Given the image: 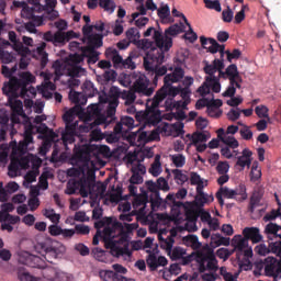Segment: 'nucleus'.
<instances>
[{"mask_svg": "<svg viewBox=\"0 0 281 281\" xmlns=\"http://www.w3.org/2000/svg\"><path fill=\"white\" fill-rule=\"evenodd\" d=\"M186 32V24L180 22L179 24H172L165 32L155 31L154 32V52L159 49L160 52H170L172 47V38L179 36Z\"/></svg>", "mask_w": 281, "mask_h": 281, "instance_id": "9", "label": "nucleus"}, {"mask_svg": "<svg viewBox=\"0 0 281 281\" xmlns=\"http://www.w3.org/2000/svg\"><path fill=\"white\" fill-rule=\"evenodd\" d=\"M243 236L249 241L257 244L261 243L262 236L260 234V228L258 227H246L243 229Z\"/></svg>", "mask_w": 281, "mask_h": 281, "instance_id": "40", "label": "nucleus"}, {"mask_svg": "<svg viewBox=\"0 0 281 281\" xmlns=\"http://www.w3.org/2000/svg\"><path fill=\"white\" fill-rule=\"evenodd\" d=\"M251 161H254V151L246 147L241 150V155L237 156L236 166L243 171L245 168H251Z\"/></svg>", "mask_w": 281, "mask_h": 281, "instance_id": "29", "label": "nucleus"}, {"mask_svg": "<svg viewBox=\"0 0 281 281\" xmlns=\"http://www.w3.org/2000/svg\"><path fill=\"white\" fill-rule=\"evenodd\" d=\"M204 72L207 75L205 81L198 88V93L202 98L210 95V91L213 93H221V77L225 76L223 69H225V59L215 58L212 64L204 61Z\"/></svg>", "mask_w": 281, "mask_h": 281, "instance_id": "6", "label": "nucleus"}, {"mask_svg": "<svg viewBox=\"0 0 281 281\" xmlns=\"http://www.w3.org/2000/svg\"><path fill=\"white\" fill-rule=\"evenodd\" d=\"M45 47H47V44L42 42L36 48L30 49L29 56H33V58H41L42 65H47L48 55L47 52H45Z\"/></svg>", "mask_w": 281, "mask_h": 281, "instance_id": "36", "label": "nucleus"}, {"mask_svg": "<svg viewBox=\"0 0 281 281\" xmlns=\"http://www.w3.org/2000/svg\"><path fill=\"white\" fill-rule=\"evenodd\" d=\"M280 229V225L271 222L265 227V234L268 238V241H270V249H272L274 256L281 254V234H278Z\"/></svg>", "mask_w": 281, "mask_h": 281, "instance_id": "16", "label": "nucleus"}, {"mask_svg": "<svg viewBox=\"0 0 281 281\" xmlns=\"http://www.w3.org/2000/svg\"><path fill=\"white\" fill-rule=\"evenodd\" d=\"M158 12V16L159 19H161V21H167L170 19V5L168 4H161L159 9H156Z\"/></svg>", "mask_w": 281, "mask_h": 281, "instance_id": "64", "label": "nucleus"}, {"mask_svg": "<svg viewBox=\"0 0 281 281\" xmlns=\"http://www.w3.org/2000/svg\"><path fill=\"white\" fill-rule=\"evenodd\" d=\"M76 109L68 110L64 115L63 120L65 123V130L61 132V140L66 148L69 150V144L76 142L78 137L80 144H76L74 148V154L70 158L71 168L67 169L66 175L68 177L80 178L79 180L70 179L67 183L66 194H76L77 191L80 192L83 199H87L91 191L93 190V176L95 175V162L91 160V145L89 140L82 135V133L90 132L91 142H100L104 139V134L100 126H109L111 122H114L115 117L101 116L94 120L92 123L85 121L79 125L78 120H76Z\"/></svg>", "mask_w": 281, "mask_h": 281, "instance_id": "1", "label": "nucleus"}, {"mask_svg": "<svg viewBox=\"0 0 281 281\" xmlns=\"http://www.w3.org/2000/svg\"><path fill=\"white\" fill-rule=\"evenodd\" d=\"M99 5L104 12H108V14H113V12H115L116 5L113 0H99Z\"/></svg>", "mask_w": 281, "mask_h": 281, "instance_id": "62", "label": "nucleus"}, {"mask_svg": "<svg viewBox=\"0 0 281 281\" xmlns=\"http://www.w3.org/2000/svg\"><path fill=\"white\" fill-rule=\"evenodd\" d=\"M68 98L70 102H74V104L85 106L89 97L85 92H76L74 90H70Z\"/></svg>", "mask_w": 281, "mask_h": 281, "instance_id": "46", "label": "nucleus"}, {"mask_svg": "<svg viewBox=\"0 0 281 281\" xmlns=\"http://www.w3.org/2000/svg\"><path fill=\"white\" fill-rule=\"evenodd\" d=\"M260 201H262V191L261 190L254 191V193L250 198V206H249V212L251 214H254V212H256L257 207H260V205H261Z\"/></svg>", "mask_w": 281, "mask_h": 281, "instance_id": "50", "label": "nucleus"}, {"mask_svg": "<svg viewBox=\"0 0 281 281\" xmlns=\"http://www.w3.org/2000/svg\"><path fill=\"white\" fill-rule=\"evenodd\" d=\"M232 245L235 249V251H243L244 249H247L249 247V241L246 239V237L243 235H235L232 239Z\"/></svg>", "mask_w": 281, "mask_h": 281, "instance_id": "47", "label": "nucleus"}, {"mask_svg": "<svg viewBox=\"0 0 281 281\" xmlns=\"http://www.w3.org/2000/svg\"><path fill=\"white\" fill-rule=\"evenodd\" d=\"M23 140H20L16 144V140H11L10 144L0 145V164L5 166L8 164V155L11 150V162L8 167V175L11 179L19 177L21 170H27L30 166H34V155H26L27 150H32L31 144L34 142H26L25 136L23 135Z\"/></svg>", "mask_w": 281, "mask_h": 281, "instance_id": "4", "label": "nucleus"}, {"mask_svg": "<svg viewBox=\"0 0 281 281\" xmlns=\"http://www.w3.org/2000/svg\"><path fill=\"white\" fill-rule=\"evenodd\" d=\"M228 77L229 85L226 91L223 92L224 98H232V95H236V89H240V83L243 82V78H240V74L238 72V66L235 64H231L225 72Z\"/></svg>", "mask_w": 281, "mask_h": 281, "instance_id": "15", "label": "nucleus"}, {"mask_svg": "<svg viewBox=\"0 0 281 281\" xmlns=\"http://www.w3.org/2000/svg\"><path fill=\"white\" fill-rule=\"evenodd\" d=\"M131 202L128 201H124L119 204V212H122L119 218L122 223H131V221H133V216H135V214H133V211L131 212Z\"/></svg>", "mask_w": 281, "mask_h": 281, "instance_id": "35", "label": "nucleus"}, {"mask_svg": "<svg viewBox=\"0 0 281 281\" xmlns=\"http://www.w3.org/2000/svg\"><path fill=\"white\" fill-rule=\"evenodd\" d=\"M183 123L182 122H178L175 123L173 125H169L168 123H162L161 125H159L158 131L160 133V135H170V133H168V131H175V137H179V135H183Z\"/></svg>", "mask_w": 281, "mask_h": 281, "instance_id": "30", "label": "nucleus"}, {"mask_svg": "<svg viewBox=\"0 0 281 281\" xmlns=\"http://www.w3.org/2000/svg\"><path fill=\"white\" fill-rule=\"evenodd\" d=\"M210 105H207L206 108V113L207 115H210V117H221V115H223V112L221 111V109H218V106H223V101L218 100L217 101V105L214 104V94H212V90H210Z\"/></svg>", "mask_w": 281, "mask_h": 281, "instance_id": "34", "label": "nucleus"}, {"mask_svg": "<svg viewBox=\"0 0 281 281\" xmlns=\"http://www.w3.org/2000/svg\"><path fill=\"white\" fill-rule=\"evenodd\" d=\"M168 225V215L165 214V228L160 229L158 234V240L160 241V247L167 251V254H172V247L175 246V237L167 236L166 238L164 235L168 234V228L166 226Z\"/></svg>", "mask_w": 281, "mask_h": 281, "instance_id": "28", "label": "nucleus"}, {"mask_svg": "<svg viewBox=\"0 0 281 281\" xmlns=\"http://www.w3.org/2000/svg\"><path fill=\"white\" fill-rule=\"evenodd\" d=\"M56 5H58V0H45L44 10L47 12L50 19H56V16H58Z\"/></svg>", "mask_w": 281, "mask_h": 281, "instance_id": "53", "label": "nucleus"}, {"mask_svg": "<svg viewBox=\"0 0 281 281\" xmlns=\"http://www.w3.org/2000/svg\"><path fill=\"white\" fill-rule=\"evenodd\" d=\"M169 158L176 168H183L186 166V156L183 154H171Z\"/></svg>", "mask_w": 281, "mask_h": 281, "instance_id": "61", "label": "nucleus"}, {"mask_svg": "<svg viewBox=\"0 0 281 281\" xmlns=\"http://www.w3.org/2000/svg\"><path fill=\"white\" fill-rule=\"evenodd\" d=\"M125 34H126L127 41L131 42L133 45H136L138 49H142L147 54L149 52H155L154 35H151V38L139 40L142 38V35L139 34V30L137 27L128 29Z\"/></svg>", "mask_w": 281, "mask_h": 281, "instance_id": "13", "label": "nucleus"}, {"mask_svg": "<svg viewBox=\"0 0 281 281\" xmlns=\"http://www.w3.org/2000/svg\"><path fill=\"white\" fill-rule=\"evenodd\" d=\"M8 47H12L10 42L5 40H0V59L3 65H10V63H14V54L4 50Z\"/></svg>", "mask_w": 281, "mask_h": 281, "instance_id": "33", "label": "nucleus"}, {"mask_svg": "<svg viewBox=\"0 0 281 281\" xmlns=\"http://www.w3.org/2000/svg\"><path fill=\"white\" fill-rule=\"evenodd\" d=\"M82 43H86L89 47H92V49H98L99 47H102L103 42L102 40L104 36L93 33V25L86 24L82 27Z\"/></svg>", "mask_w": 281, "mask_h": 281, "instance_id": "20", "label": "nucleus"}, {"mask_svg": "<svg viewBox=\"0 0 281 281\" xmlns=\"http://www.w3.org/2000/svg\"><path fill=\"white\" fill-rule=\"evenodd\" d=\"M43 216H45V218H48V221H50V223L53 224L59 225L60 223V214L56 213V211L52 207L44 209Z\"/></svg>", "mask_w": 281, "mask_h": 281, "instance_id": "55", "label": "nucleus"}, {"mask_svg": "<svg viewBox=\"0 0 281 281\" xmlns=\"http://www.w3.org/2000/svg\"><path fill=\"white\" fill-rule=\"evenodd\" d=\"M70 54L68 60L63 63L61 60H55L53 63V69L55 71L54 80H60L61 76H66V85L69 89L74 87H80V79L82 76H87V70L80 66L88 58L89 65H95L100 60V52L93 47L87 45L82 46L80 42L71 41L68 44Z\"/></svg>", "mask_w": 281, "mask_h": 281, "instance_id": "2", "label": "nucleus"}, {"mask_svg": "<svg viewBox=\"0 0 281 281\" xmlns=\"http://www.w3.org/2000/svg\"><path fill=\"white\" fill-rule=\"evenodd\" d=\"M46 260H44V267L40 268L42 269V276L43 278H36L30 274L27 271L20 270L18 272V278L21 281H54V278H56V273L58 271V268L54 267H45Z\"/></svg>", "mask_w": 281, "mask_h": 281, "instance_id": "18", "label": "nucleus"}, {"mask_svg": "<svg viewBox=\"0 0 281 281\" xmlns=\"http://www.w3.org/2000/svg\"><path fill=\"white\" fill-rule=\"evenodd\" d=\"M105 56L106 58H110V60H112L114 67L122 66L124 61V58H122V55H120L116 48H108L105 50Z\"/></svg>", "mask_w": 281, "mask_h": 281, "instance_id": "48", "label": "nucleus"}, {"mask_svg": "<svg viewBox=\"0 0 281 281\" xmlns=\"http://www.w3.org/2000/svg\"><path fill=\"white\" fill-rule=\"evenodd\" d=\"M259 179H262V169L260 168L258 161H254L250 169V181L256 183V181Z\"/></svg>", "mask_w": 281, "mask_h": 281, "instance_id": "58", "label": "nucleus"}, {"mask_svg": "<svg viewBox=\"0 0 281 281\" xmlns=\"http://www.w3.org/2000/svg\"><path fill=\"white\" fill-rule=\"evenodd\" d=\"M157 254H159V249L155 247L151 252H148L146 258V263L150 271H157L159 267H166L168 265V259L164 256H157Z\"/></svg>", "mask_w": 281, "mask_h": 281, "instance_id": "26", "label": "nucleus"}, {"mask_svg": "<svg viewBox=\"0 0 281 281\" xmlns=\"http://www.w3.org/2000/svg\"><path fill=\"white\" fill-rule=\"evenodd\" d=\"M120 98H122V90L117 86H112L108 93L99 94V102L108 104L106 115L115 117L117 106L120 105Z\"/></svg>", "mask_w": 281, "mask_h": 281, "instance_id": "11", "label": "nucleus"}, {"mask_svg": "<svg viewBox=\"0 0 281 281\" xmlns=\"http://www.w3.org/2000/svg\"><path fill=\"white\" fill-rule=\"evenodd\" d=\"M121 234L122 227L117 222L113 225H106L103 228L102 238L105 243L106 249H110V252L98 247L92 249L93 258H95L98 262L109 265L112 260L111 256L114 258H124V260H128L131 256H133V252L128 248V237Z\"/></svg>", "mask_w": 281, "mask_h": 281, "instance_id": "3", "label": "nucleus"}, {"mask_svg": "<svg viewBox=\"0 0 281 281\" xmlns=\"http://www.w3.org/2000/svg\"><path fill=\"white\" fill-rule=\"evenodd\" d=\"M184 243L191 249H201V241H199V236L196 235H189L184 238Z\"/></svg>", "mask_w": 281, "mask_h": 281, "instance_id": "63", "label": "nucleus"}, {"mask_svg": "<svg viewBox=\"0 0 281 281\" xmlns=\"http://www.w3.org/2000/svg\"><path fill=\"white\" fill-rule=\"evenodd\" d=\"M215 196L220 205H225V200L223 199H231L234 201H238L239 203H243V201H247V199H249V194H247V186H245L244 183H240L234 189L227 186L221 187L216 192Z\"/></svg>", "mask_w": 281, "mask_h": 281, "instance_id": "10", "label": "nucleus"}, {"mask_svg": "<svg viewBox=\"0 0 281 281\" xmlns=\"http://www.w3.org/2000/svg\"><path fill=\"white\" fill-rule=\"evenodd\" d=\"M166 60V50L156 49L154 52L149 50L144 57V67L148 76L153 78L155 87L159 82V78L168 74V67L161 66Z\"/></svg>", "mask_w": 281, "mask_h": 281, "instance_id": "7", "label": "nucleus"}, {"mask_svg": "<svg viewBox=\"0 0 281 281\" xmlns=\"http://www.w3.org/2000/svg\"><path fill=\"white\" fill-rule=\"evenodd\" d=\"M36 132L41 133L42 135H47L48 133V139L52 142H58V134H56L54 130H49L45 123H40V125L36 127Z\"/></svg>", "mask_w": 281, "mask_h": 281, "instance_id": "51", "label": "nucleus"}, {"mask_svg": "<svg viewBox=\"0 0 281 281\" xmlns=\"http://www.w3.org/2000/svg\"><path fill=\"white\" fill-rule=\"evenodd\" d=\"M195 262L200 273H205V271L216 273L218 271V260H216L214 252H196Z\"/></svg>", "mask_w": 281, "mask_h": 281, "instance_id": "14", "label": "nucleus"}, {"mask_svg": "<svg viewBox=\"0 0 281 281\" xmlns=\"http://www.w3.org/2000/svg\"><path fill=\"white\" fill-rule=\"evenodd\" d=\"M117 221L111 223V224H108V225H115ZM120 227H121V236H126L127 237V241H128V247H131V240H130V237H128V234L135 232V229H137V227H139V224L137 223H132V224H128L126 222H123L124 223V226L122 225V223L117 222Z\"/></svg>", "mask_w": 281, "mask_h": 281, "instance_id": "43", "label": "nucleus"}, {"mask_svg": "<svg viewBox=\"0 0 281 281\" xmlns=\"http://www.w3.org/2000/svg\"><path fill=\"white\" fill-rule=\"evenodd\" d=\"M181 91V87H172V85L164 83V86L156 92L154 98L158 99L160 102H164L167 98V100L175 101V98L179 95Z\"/></svg>", "mask_w": 281, "mask_h": 281, "instance_id": "25", "label": "nucleus"}, {"mask_svg": "<svg viewBox=\"0 0 281 281\" xmlns=\"http://www.w3.org/2000/svg\"><path fill=\"white\" fill-rule=\"evenodd\" d=\"M190 181H191V186H196V191L198 190L201 191L203 190V188L207 186V180H203L201 176L196 172L191 173Z\"/></svg>", "mask_w": 281, "mask_h": 281, "instance_id": "57", "label": "nucleus"}, {"mask_svg": "<svg viewBox=\"0 0 281 281\" xmlns=\"http://www.w3.org/2000/svg\"><path fill=\"white\" fill-rule=\"evenodd\" d=\"M183 76H186V71H183V68L176 67L172 71V74H168L164 78L165 85H175V82H180V80H183Z\"/></svg>", "mask_w": 281, "mask_h": 281, "instance_id": "38", "label": "nucleus"}, {"mask_svg": "<svg viewBox=\"0 0 281 281\" xmlns=\"http://www.w3.org/2000/svg\"><path fill=\"white\" fill-rule=\"evenodd\" d=\"M71 38H78V34L74 31H68V32H56L55 37H54V43L55 47L63 46L66 43H69Z\"/></svg>", "mask_w": 281, "mask_h": 281, "instance_id": "32", "label": "nucleus"}, {"mask_svg": "<svg viewBox=\"0 0 281 281\" xmlns=\"http://www.w3.org/2000/svg\"><path fill=\"white\" fill-rule=\"evenodd\" d=\"M9 41L13 43V49L20 55L25 56V54H30V47L23 45V43L16 41V33L14 31L9 32Z\"/></svg>", "mask_w": 281, "mask_h": 281, "instance_id": "39", "label": "nucleus"}, {"mask_svg": "<svg viewBox=\"0 0 281 281\" xmlns=\"http://www.w3.org/2000/svg\"><path fill=\"white\" fill-rule=\"evenodd\" d=\"M187 137L191 139V144H205L207 139L212 137V134L207 131L194 132L192 135L188 134Z\"/></svg>", "mask_w": 281, "mask_h": 281, "instance_id": "42", "label": "nucleus"}, {"mask_svg": "<svg viewBox=\"0 0 281 281\" xmlns=\"http://www.w3.org/2000/svg\"><path fill=\"white\" fill-rule=\"evenodd\" d=\"M99 276L102 281H136L135 279H128L122 274L113 272V270H101Z\"/></svg>", "mask_w": 281, "mask_h": 281, "instance_id": "37", "label": "nucleus"}, {"mask_svg": "<svg viewBox=\"0 0 281 281\" xmlns=\"http://www.w3.org/2000/svg\"><path fill=\"white\" fill-rule=\"evenodd\" d=\"M42 76H44L45 82L37 87V91L46 100H52V98H54V92L56 91V85L49 81L52 80V74L43 72Z\"/></svg>", "mask_w": 281, "mask_h": 281, "instance_id": "27", "label": "nucleus"}, {"mask_svg": "<svg viewBox=\"0 0 281 281\" xmlns=\"http://www.w3.org/2000/svg\"><path fill=\"white\" fill-rule=\"evenodd\" d=\"M148 172H149V175H151V177H159V175H161V172H164V168L161 167V156L160 155L155 156V160L150 165Z\"/></svg>", "mask_w": 281, "mask_h": 281, "instance_id": "49", "label": "nucleus"}, {"mask_svg": "<svg viewBox=\"0 0 281 281\" xmlns=\"http://www.w3.org/2000/svg\"><path fill=\"white\" fill-rule=\"evenodd\" d=\"M81 89H82V92L89 98H93L94 95H98V88H95V85H93L91 80H86Z\"/></svg>", "mask_w": 281, "mask_h": 281, "instance_id": "56", "label": "nucleus"}, {"mask_svg": "<svg viewBox=\"0 0 281 281\" xmlns=\"http://www.w3.org/2000/svg\"><path fill=\"white\" fill-rule=\"evenodd\" d=\"M18 8H22L21 16L22 19H26L27 21H33L35 25H43L45 19L42 15H36V10L34 7L27 5L25 2H15Z\"/></svg>", "mask_w": 281, "mask_h": 281, "instance_id": "23", "label": "nucleus"}, {"mask_svg": "<svg viewBox=\"0 0 281 281\" xmlns=\"http://www.w3.org/2000/svg\"><path fill=\"white\" fill-rule=\"evenodd\" d=\"M137 92L133 90H124L121 93L122 100H124L125 105L135 104V101L137 100Z\"/></svg>", "mask_w": 281, "mask_h": 281, "instance_id": "59", "label": "nucleus"}, {"mask_svg": "<svg viewBox=\"0 0 281 281\" xmlns=\"http://www.w3.org/2000/svg\"><path fill=\"white\" fill-rule=\"evenodd\" d=\"M125 161L130 166H132V177L130 178V183H134L136 186H139L140 183H144V175H146V166L142 164L144 161V158L142 160L137 159V154L135 153H128L125 156Z\"/></svg>", "mask_w": 281, "mask_h": 281, "instance_id": "12", "label": "nucleus"}, {"mask_svg": "<svg viewBox=\"0 0 281 281\" xmlns=\"http://www.w3.org/2000/svg\"><path fill=\"white\" fill-rule=\"evenodd\" d=\"M200 43L204 49H207L210 54H218L220 60H225V44H218L214 38H206L205 36L200 37Z\"/></svg>", "mask_w": 281, "mask_h": 281, "instance_id": "22", "label": "nucleus"}, {"mask_svg": "<svg viewBox=\"0 0 281 281\" xmlns=\"http://www.w3.org/2000/svg\"><path fill=\"white\" fill-rule=\"evenodd\" d=\"M21 87V81L19 78H13L8 82L3 83L2 93L8 97L9 106L12 109L11 114V137L16 135V128H14V124H23L24 126V136L25 142H34V125L32 121L25 115L23 112V101L16 99V92Z\"/></svg>", "mask_w": 281, "mask_h": 281, "instance_id": "5", "label": "nucleus"}, {"mask_svg": "<svg viewBox=\"0 0 281 281\" xmlns=\"http://www.w3.org/2000/svg\"><path fill=\"white\" fill-rule=\"evenodd\" d=\"M148 142H150L148 132H136L134 133V142H132V146H145Z\"/></svg>", "mask_w": 281, "mask_h": 281, "instance_id": "52", "label": "nucleus"}, {"mask_svg": "<svg viewBox=\"0 0 281 281\" xmlns=\"http://www.w3.org/2000/svg\"><path fill=\"white\" fill-rule=\"evenodd\" d=\"M212 201H214V196L209 195L207 193L203 192V189L200 191L199 190L196 191L195 205L200 210L205 207V204L212 203Z\"/></svg>", "mask_w": 281, "mask_h": 281, "instance_id": "44", "label": "nucleus"}, {"mask_svg": "<svg viewBox=\"0 0 281 281\" xmlns=\"http://www.w3.org/2000/svg\"><path fill=\"white\" fill-rule=\"evenodd\" d=\"M161 102L156 99H147L146 109H147V124L149 126H157L161 122V111L159 110Z\"/></svg>", "mask_w": 281, "mask_h": 281, "instance_id": "19", "label": "nucleus"}, {"mask_svg": "<svg viewBox=\"0 0 281 281\" xmlns=\"http://www.w3.org/2000/svg\"><path fill=\"white\" fill-rule=\"evenodd\" d=\"M34 249L40 256H42V260L54 263V260H58L65 256V251L67 248L63 243L58 240L52 239V237H46L41 241H37L34 246Z\"/></svg>", "mask_w": 281, "mask_h": 281, "instance_id": "8", "label": "nucleus"}, {"mask_svg": "<svg viewBox=\"0 0 281 281\" xmlns=\"http://www.w3.org/2000/svg\"><path fill=\"white\" fill-rule=\"evenodd\" d=\"M210 246L213 249H216V247H229V237H224L223 235L216 233L211 235V241H210Z\"/></svg>", "mask_w": 281, "mask_h": 281, "instance_id": "45", "label": "nucleus"}, {"mask_svg": "<svg viewBox=\"0 0 281 281\" xmlns=\"http://www.w3.org/2000/svg\"><path fill=\"white\" fill-rule=\"evenodd\" d=\"M104 104L106 103H102L99 101V103H92L87 108V119L88 121L90 120H98L99 117H106V112L105 114H102V108L104 106Z\"/></svg>", "mask_w": 281, "mask_h": 281, "instance_id": "31", "label": "nucleus"}, {"mask_svg": "<svg viewBox=\"0 0 281 281\" xmlns=\"http://www.w3.org/2000/svg\"><path fill=\"white\" fill-rule=\"evenodd\" d=\"M18 262L34 269H43V267H45V260L43 258L36 255H32L25 250L18 251Z\"/></svg>", "mask_w": 281, "mask_h": 281, "instance_id": "21", "label": "nucleus"}, {"mask_svg": "<svg viewBox=\"0 0 281 281\" xmlns=\"http://www.w3.org/2000/svg\"><path fill=\"white\" fill-rule=\"evenodd\" d=\"M134 216H146L148 207V193L134 196L132 201Z\"/></svg>", "mask_w": 281, "mask_h": 281, "instance_id": "24", "label": "nucleus"}, {"mask_svg": "<svg viewBox=\"0 0 281 281\" xmlns=\"http://www.w3.org/2000/svg\"><path fill=\"white\" fill-rule=\"evenodd\" d=\"M133 89L135 93H138L140 97L145 98H150V95L155 93V87L150 86V79H148V77L142 72L135 75Z\"/></svg>", "mask_w": 281, "mask_h": 281, "instance_id": "17", "label": "nucleus"}, {"mask_svg": "<svg viewBox=\"0 0 281 281\" xmlns=\"http://www.w3.org/2000/svg\"><path fill=\"white\" fill-rule=\"evenodd\" d=\"M188 104H190V101L183 99L179 101H172V99H170L165 102L166 109H169L170 111H172V109H188Z\"/></svg>", "mask_w": 281, "mask_h": 281, "instance_id": "54", "label": "nucleus"}, {"mask_svg": "<svg viewBox=\"0 0 281 281\" xmlns=\"http://www.w3.org/2000/svg\"><path fill=\"white\" fill-rule=\"evenodd\" d=\"M196 213H194V211H187L183 229L187 232H196V229H199V227H196Z\"/></svg>", "mask_w": 281, "mask_h": 281, "instance_id": "41", "label": "nucleus"}, {"mask_svg": "<svg viewBox=\"0 0 281 281\" xmlns=\"http://www.w3.org/2000/svg\"><path fill=\"white\" fill-rule=\"evenodd\" d=\"M173 175V180L176 181L177 186H183V183H187L188 181V175L183 172V170L180 169H173L171 170Z\"/></svg>", "mask_w": 281, "mask_h": 281, "instance_id": "60", "label": "nucleus"}]
</instances>
